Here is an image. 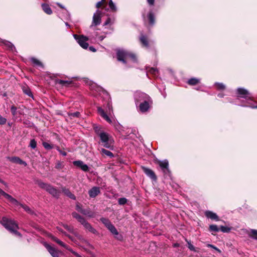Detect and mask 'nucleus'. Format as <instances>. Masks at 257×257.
Masks as SVG:
<instances>
[{
  "instance_id": "nucleus-1",
  "label": "nucleus",
  "mask_w": 257,
  "mask_h": 257,
  "mask_svg": "<svg viewBox=\"0 0 257 257\" xmlns=\"http://www.w3.org/2000/svg\"><path fill=\"white\" fill-rule=\"evenodd\" d=\"M94 130L95 133L100 138L101 143L103 147L110 150H113V141L111 136L101 130V128L99 126L94 127Z\"/></svg>"
},
{
  "instance_id": "nucleus-2",
  "label": "nucleus",
  "mask_w": 257,
  "mask_h": 257,
  "mask_svg": "<svg viewBox=\"0 0 257 257\" xmlns=\"http://www.w3.org/2000/svg\"><path fill=\"white\" fill-rule=\"evenodd\" d=\"M117 59L119 61L125 64L130 61L137 62V58L134 54H133L124 50H118L117 51Z\"/></svg>"
},
{
  "instance_id": "nucleus-3",
  "label": "nucleus",
  "mask_w": 257,
  "mask_h": 257,
  "mask_svg": "<svg viewBox=\"0 0 257 257\" xmlns=\"http://www.w3.org/2000/svg\"><path fill=\"white\" fill-rule=\"evenodd\" d=\"M1 223L11 232L20 237L21 236V233L17 231V230L19 229V226L15 221L9 219L6 217H3L1 221Z\"/></svg>"
},
{
  "instance_id": "nucleus-4",
  "label": "nucleus",
  "mask_w": 257,
  "mask_h": 257,
  "mask_svg": "<svg viewBox=\"0 0 257 257\" xmlns=\"http://www.w3.org/2000/svg\"><path fill=\"white\" fill-rule=\"evenodd\" d=\"M36 183L43 189L45 190L53 197L58 198L60 195V191L50 184L45 183L41 181L38 180Z\"/></svg>"
},
{
  "instance_id": "nucleus-5",
  "label": "nucleus",
  "mask_w": 257,
  "mask_h": 257,
  "mask_svg": "<svg viewBox=\"0 0 257 257\" xmlns=\"http://www.w3.org/2000/svg\"><path fill=\"white\" fill-rule=\"evenodd\" d=\"M73 37L82 48L85 49L88 48L89 45L87 43V41L88 40L87 37L83 35L79 36L76 34L73 35Z\"/></svg>"
},
{
  "instance_id": "nucleus-6",
  "label": "nucleus",
  "mask_w": 257,
  "mask_h": 257,
  "mask_svg": "<svg viewBox=\"0 0 257 257\" xmlns=\"http://www.w3.org/2000/svg\"><path fill=\"white\" fill-rule=\"evenodd\" d=\"M135 98L137 105L141 102L151 99L150 97L148 95L142 92H136L135 94Z\"/></svg>"
},
{
  "instance_id": "nucleus-7",
  "label": "nucleus",
  "mask_w": 257,
  "mask_h": 257,
  "mask_svg": "<svg viewBox=\"0 0 257 257\" xmlns=\"http://www.w3.org/2000/svg\"><path fill=\"white\" fill-rule=\"evenodd\" d=\"M238 97L243 98L247 101L252 100V97L250 93L246 90L242 88H238L237 89Z\"/></svg>"
},
{
  "instance_id": "nucleus-8",
  "label": "nucleus",
  "mask_w": 257,
  "mask_h": 257,
  "mask_svg": "<svg viewBox=\"0 0 257 257\" xmlns=\"http://www.w3.org/2000/svg\"><path fill=\"white\" fill-rule=\"evenodd\" d=\"M157 163L159 164L160 167H161L162 171L164 173L167 174L169 173V163L168 160H165L164 161H158Z\"/></svg>"
},
{
  "instance_id": "nucleus-9",
  "label": "nucleus",
  "mask_w": 257,
  "mask_h": 257,
  "mask_svg": "<svg viewBox=\"0 0 257 257\" xmlns=\"http://www.w3.org/2000/svg\"><path fill=\"white\" fill-rule=\"evenodd\" d=\"M151 99L150 100H146V101L141 102L139 104V108L141 112H145L148 110L151 104Z\"/></svg>"
},
{
  "instance_id": "nucleus-10",
  "label": "nucleus",
  "mask_w": 257,
  "mask_h": 257,
  "mask_svg": "<svg viewBox=\"0 0 257 257\" xmlns=\"http://www.w3.org/2000/svg\"><path fill=\"white\" fill-rule=\"evenodd\" d=\"M101 23V12L97 11L93 15L92 23L91 26H97Z\"/></svg>"
},
{
  "instance_id": "nucleus-11",
  "label": "nucleus",
  "mask_w": 257,
  "mask_h": 257,
  "mask_svg": "<svg viewBox=\"0 0 257 257\" xmlns=\"http://www.w3.org/2000/svg\"><path fill=\"white\" fill-rule=\"evenodd\" d=\"M73 164L74 166L80 168L82 171L87 172L89 170L88 166L84 164L83 161L80 160L73 161Z\"/></svg>"
},
{
  "instance_id": "nucleus-12",
  "label": "nucleus",
  "mask_w": 257,
  "mask_h": 257,
  "mask_svg": "<svg viewBox=\"0 0 257 257\" xmlns=\"http://www.w3.org/2000/svg\"><path fill=\"white\" fill-rule=\"evenodd\" d=\"M85 229L87 230L88 231L94 234H98V232L97 230L94 229L92 225L88 222L85 219L81 223Z\"/></svg>"
},
{
  "instance_id": "nucleus-13",
  "label": "nucleus",
  "mask_w": 257,
  "mask_h": 257,
  "mask_svg": "<svg viewBox=\"0 0 257 257\" xmlns=\"http://www.w3.org/2000/svg\"><path fill=\"white\" fill-rule=\"evenodd\" d=\"M44 245L53 257H59V251L54 247L51 246L50 245L47 243H45Z\"/></svg>"
},
{
  "instance_id": "nucleus-14",
  "label": "nucleus",
  "mask_w": 257,
  "mask_h": 257,
  "mask_svg": "<svg viewBox=\"0 0 257 257\" xmlns=\"http://www.w3.org/2000/svg\"><path fill=\"white\" fill-rule=\"evenodd\" d=\"M110 232L115 235V237L117 238L118 240H121L122 239V236L119 235L118 232L117 231V229L115 227V226L111 224L109 227L107 228Z\"/></svg>"
},
{
  "instance_id": "nucleus-15",
  "label": "nucleus",
  "mask_w": 257,
  "mask_h": 257,
  "mask_svg": "<svg viewBox=\"0 0 257 257\" xmlns=\"http://www.w3.org/2000/svg\"><path fill=\"white\" fill-rule=\"evenodd\" d=\"M100 193V188L93 187L88 191V194L91 198H94Z\"/></svg>"
},
{
  "instance_id": "nucleus-16",
  "label": "nucleus",
  "mask_w": 257,
  "mask_h": 257,
  "mask_svg": "<svg viewBox=\"0 0 257 257\" xmlns=\"http://www.w3.org/2000/svg\"><path fill=\"white\" fill-rule=\"evenodd\" d=\"M4 196L6 198L8 199L9 201L12 203H18V201L16 199H15L12 196L6 193L1 189H0V196Z\"/></svg>"
},
{
  "instance_id": "nucleus-17",
  "label": "nucleus",
  "mask_w": 257,
  "mask_h": 257,
  "mask_svg": "<svg viewBox=\"0 0 257 257\" xmlns=\"http://www.w3.org/2000/svg\"><path fill=\"white\" fill-rule=\"evenodd\" d=\"M143 170L145 173L151 179L154 180H156L157 179V177L155 175V173L152 170L145 167H143Z\"/></svg>"
},
{
  "instance_id": "nucleus-18",
  "label": "nucleus",
  "mask_w": 257,
  "mask_h": 257,
  "mask_svg": "<svg viewBox=\"0 0 257 257\" xmlns=\"http://www.w3.org/2000/svg\"><path fill=\"white\" fill-rule=\"evenodd\" d=\"M97 111L99 115L103 117L106 121H107L109 123L112 122L110 118L108 116V115L105 113L103 109L100 107H97Z\"/></svg>"
},
{
  "instance_id": "nucleus-19",
  "label": "nucleus",
  "mask_w": 257,
  "mask_h": 257,
  "mask_svg": "<svg viewBox=\"0 0 257 257\" xmlns=\"http://www.w3.org/2000/svg\"><path fill=\"white\" fill-rule=\"evenodd\" d=\"M205 215L207 218H210L212 220H215L216 221L219 220V218L217 215L212 211H206L205 212Z\"/></svg>"
},
{
  "instance_id": "nucleus-20",
  "label": "nucleus",
  "mask_w": 257,
  "mask_h": 257,
  "mask_svg": "<svg viewBox=\"0 0 257 257\" xmlns=\"http://www.w3.org/2000/svg\"><path fill=\"white\" fill-rule=\"evenodd\" d=\"M9 159L11 162L23 165L25 166H26L27 165L26 162L23 161L22 160H21L20 158H19L18 157H12V158H10Z\"/></svg>"
},
{
  "instance_id": "nucleus-21",
  "label": "nucleus",
  "mask_w": 257,
  "mask_h": 257,
  "mask_svg": "<svg viewBox=\"0 0 257 257\" xmlns=\"http://www.w3.org/2000/svg\"><path fill=\"white\" fill-rule=\"evenodd\" d=\"M42 8L43 10L46 14L48 15H51L52 14V11L48 4H42Z\"/></svg>"
},
{
  "instance_id": "nucleus-22",
  "label": "nucleus",
  "mask_w": 257,
  "mask_h": 257,
  "mask_svg": "<svg viewBox=\"0 0 257 257\" xmlns=\"http://www.w3.org/2000/svg\"><path fill=\"white\" fill-rule=\"evenodd\" d=\"M140 41L144 46L149 47V42L147 38L143 35H142L140 38Z\"/></svg>"
},
{
  "instance_id": "nucleus-23",
  "label": "nucleus",
  "mask_w": 257,
  "mask_h": 257,
  "mask_svg": "<svg viewBox=\"0 0 257 257\" xmlns=\"http://www.w3.org/2000/svg\"><path fill=\"white\" fill-rule=\"evenodd\" d=\"M62 191L67 196H68L69 198H70L71 199H74L75 200V196L74 194H73L69 189H67V188H63L62 189Z\"/></svg>"
},
{
  "instance_id": "nucleus-24",
  "label": "nucleus",
  "mask_w": 257,
  "mask_h": 257,
  "mask_svg": "<svg viewBox=\"0 0 257 257\" xmlns=\"http://www.w3.org/2000/svg\"><path fill=\"white\" fill-rule=\"evenodd\" d=\"M72 216L76 218L78 222H79L80 223L83 222V221L85 219L84 217H83L82 216L78 214L77 213L74 212L72 213Z\"/></svg>"
},
{
  "instance_id": "nucleus-25",
  "label": "nucleus",
  "mask_w": 257,
  "mask_h": 257,
  "mask_svg": "<svg viewBox=\"0 0 257 257\" xmlns=\"http://www.w3.org/2000/svg\"><path fill=\"white\" fill-rule=\"evenodd\" d=\"M56 82L58 84H59L62 86H67L69 85L71 83V81L70 80H63L60 79H57L56 80Z\"/></svg>"
},
{
  "instance_id": "nucleus-26",
  "label": "nucleus",
  "mask_w": 257,
  "mask_h": 257,
  "mask_svg": "<svg viewBox=\"0 0 257 257\" xmlns=\"http://www.w3.org/2000/svg\"><path fill=\"white\" fill-rule=\"evenodd\" d=\"M52 239L54 241L57 242L60 245L65 247V248H68V246L66 244H65L63 242H62V241H61L60 240L58 239L57 237H56L55 236H52Z\"/></svg>"
},
{
  "instance_id": "nucleus-27",
  "label": "nucleus",
  "mask_w": 257,
  "mask_h": 257,
  "mask_svg": "<svg viewBox=\"0 0 257 257\" xmlns=\"http://www.w3.org/2000/svg\"><path fill=\"white\" fill-rule=\"evenodd\" d=\"M100 220L106 228L109 227L112 224L110 220L107 218L102 217L100 219Z\"/></svg>"
},
{
  "instance_id": "nucleus-28",
  "label": "nucleus",
  "mask_w": 257,
  "mask_h": 257,
  "mask_svg": "<svg viewBox=\"0 0 257 257\" xmlns=\"http://www.w3.org/2000/svg\"><path fill=\"white\" fill-rule=\"evenodd\" d=\"M100 152L102 154L105 155L110 158H112L114 156L113 154L110 151L103 148L100 150Z\"/></svg>"
},
{
  "instance_id": "nucleus-29",
  "label": "nucleus",
  "mask_w": 257,
  "mask_h": 257,
  "mask_svg": "<svg viewBox=\"0 0 257 257\" xmlns=\"http://www.w3.org/2000/svg\"><path fill=\"white\" fill-rule=\"evenodd\" d=\"M23 91L24 93L28 95L29 96L32 97L33 96L32 93L30 90V89L27 86H24L22 87Z\"/></svg>"
},
{
  "instance_id": "nucleus-30",
  "label": "nucleus",
  "mask_w": 257,
  "mask_h": 257,
  "mask_svg": "<svg viewBox=\"0 0 257 257\" xmlns=\"http://www.w3.org/2000/svg\"><path fill=\"white\" fill-rule=\"evenodd\" d=\"M148 19L149 20V23L151 25H153L155 23V16L154 14L151 12L148 14Z\"/></svg>"
},
{
  "instance_id": "nucleus-31",
  "label": "nucleus",
  "mask_w": 257,
  "mask_h": 257,
  "mask_svg": "<svg viewBox=\"0 0 257 257\" xmlns=\"http://www.w3.org/2000/svg\"><path fill=\"white\" fill-rule=\"evenodd\" d=\"M199 82V79L193 78L188 81V83L191 85H195Z\"/></svg>"
},
{
  "instance_id": "nucleus-32",
  "label": "nucleus",
  "mask_w": 257,
  "mask_h": 257,
  "mask_svg": "<svg viewBox=\"0 0 257 257\" xmlns=\"http://www.w3.org/2000/svg\"><path fill=\"white\" fill-rule=\"evenodd\" d=\"M18 203H13V204L14 205H20L26 211H27V212L29 213H32V211L31 210V209L27 206L26 205H23V204H21L20 203H19L18 202Z\"/></svg>"
},
{
  "instance_id": "nucleus-33",
  "label": "nucleus",
  "mask_w": 257,
  "mask_h": 257,
  "mask_svg": "<svg viewBox=\"0 0 257 257\" xmlns=\"http://www.w3.org/2000/svg\"><path fill=\"white\" fill-rule=\"evenodd\" d=\"M249 235L252 238L257 240V230L251 229Z\"/></svg>"
},
{
  "instance_id": "nucleus-34",
  "label": "nucleus",
  "mask_w": 257,
  "mask_h": 257,
  "mask_svg": "<svg viewBox=\"0 0 257 257\" xmlns=\"http://www.w3.org/2000/svg\"><path fill=\"white\" fill-rule=\"evenodd\" d=\"M42 145L45 149L49 150L54 148L53 145L49 144L47 142H43Z\"/></svg>"
},
{
  "instance_id": "nucleus-35",
  "label": "nucleus",
  "mask_w": 257,
  "mask_h": 257,
  "mask_svg": "<svg viewBox=\"0 0 257 257\" xmlns=\"http://www.w3.org/2000/svg\"><path fill=\"white\" fill-rule=\"evenodd\" d=\"M31 61L33 63H34L36 65L43 66L42 63L39 60L35 58H32L31 59Z\"/></svg>"
},
{
  "instance_id": "nucleus-36",
  "label": "nucleus",
  "mask_w": 257,
  "mask_h": 257,
  "mask_svg": "<svg viewBox=\"0 0 257 257\" xmlns=\"http://www.w3.org/2000/svg\"><path fill=\"white\" fill-rule=\"evenodd\" d=\"M209 230L211 231L218 232L219 231V228L216 225L212 224L209 226Z\"/></svg>"
},
{
  "instance_id": "nucleus-37",
  "label": "nucleus",
  "mask_w": 257,
  "mask_h": 257,
  "mask_svg": "<svg viewBox=\"0 0 257 257\" xmlns=\"http://www.w3.org/2000/svg\"><path fill=\"white\" fill-rule=\"evenodd\" d=\"M108 6H109L110 9L112 11H116V7L115 5H114V4L113 3L112 0H109V1L108 2Z\"/></svg>"
},
{
  "instance_id": "nucleus-38",
  "label": "nucleus",
  "mask_w": 257,
  "mask_h": 257,
  "mask_svg": "<svg viewBox=\"0 0 257 257\" xmlns=\"http://www.w3.org/2000/svg\"><path fill=\"white\" fill-rule=\"evenodd\" d=\"M63 227L67 229L69 232L72 233H75L73 227L69 226L67 224H63Z\"/></svg>"
},
{
  "instance_id": "nucleus-39",
  "label": "nucleus",
  "mask_w": 257,
  "mask_h": 257,
  "mask_svg": "<svg viewBox=\"0 0 257 257\" xmlns=\"http://www.w3.org/2000/svg\"><path fill=\"white\" fill-rule=\"evenodd\" d=\"M83 214L92 217L93 216V213L88 210L84 209L81 212Z\"/></svg>"
},
{
  "instance_id": "nucleus-40",
  "label": "nucleus",
  "mask_w": 257,
  "mask_h": 257,
  "mask_svg": "<svg viewBox=\"0 0 257 257\" xmlns=\"http://www.w3.org/2000/svg\"><path fill=\"white\" fill-rule=\"evenodd\" d=\"M186 241L187 242L188 247L189 248V249L192 251H196L195 247L191 244V242L190 241L187 240V239H186Z\"/></svg>"
},
{
  "instance_id": "nucleus-41",
  "label": "nucleus",
  "mask_w": 257,
  "mask_h": 257,
  "mask_svg": "<svg viewBox=\"0 0 257 257\" xmlns=\"http://www.w3.org/2000/svg\"><path fill=\"white\" fill-rule=\"evenodd\" d=\"M30 147L32 149H34L37 147V142L34 139L31 140L30 143Z\"/></svg>"
},
{
  "instance_id": "nucleus-42",
  "label": "nucleus",
  "mask_w": 257,
  "mask_h": 257,
  "mask_svg": "<svg viewBox=\"0 0 257 257\" xmlns=\"http://www.w3.org/2000/svg\"><path fill=\"white\" fill-rule=\"evenodd\" d=\"M215 85L217 89L220 90H223L225 88V86L222 83H216Z\"/></svg>"
},
{
  "instance_id": "nucleus-43",
  "label": "nucleus",
  "mask_w": 257,
  "mask_h": 257,
  "mask_svg": "<svg viewBox=\"0 0 257 257\" xmlns=\"http://www.w3.org/2000/svg\"><path fill=\"white\" fill-rule=\"evenodd\" d=\"M220 230L223 232H228L230 231V228L227 226H221Z\"/></svg>"
},
{
  "instance_id": "nucleus-44",
  "label": "nucleus",
  "mask_w": 257,
  "mask_h": 257,
  "mask_svg": "<svg viewBox=\"0 0 257 257\" xmlns=\"http://www.w3.org/2000/svg\"><path fill=\"white\" fill-rule=\"evenodd\" d=\"M127 202V199L125 198H120L118 199V203L120 205H124Z\"/></svg>"
},
{
  "instance_id": "nucleus-45",
  "label": "nucleus",
  "mask_w": 257,
  "mask_h": 257,
  "mask_svg": "<svg viewBox=\"0 0 257 257\" xmlns=\"http://www.w3.org/2000/svg\"><path fill=\"white\" fill-rule=\"evenodd\" d=\"M11 110L12 113L14 116L17 114V107L15 106L12 105L11 107Z\"/></svg>"
},
{
  "instance_id": "nucleus-46",
  "label": "nucleus",
  "mask_w": 257,
  "mask_h": 257,
  "mask_svg": "<svg viewBox=\"0 0 257 257\" xmlns=\"http://www.w3.org/2000/svg\"><path fill=\"white\" fill-rule=\"evenodd\" d=\"M69 115L71 117H79L80 115V113L78 111H76L75 112L71 113Z\"/></svg>"
},
{
  "instance_id": "nucleus-47",
  "label": "nucleus",
  "mask_w": 257,
  "mask_h": 257,
  "mask_svg": "<svg viewBox=\"0 0 257 257\" xmlns=\"http://www.w3.org/2000/svg\"><path fill=\"white\" fill-rule=\"evenodd\" d=\"M7 119L0 114V124L3 125L6 123Z\"/></svg>"
},
{
  "instance_id": "nucleus-48",
  "label": "nucleus",
  "mask_w": 257,
  "mask_h": 257,
  "mask_svg": "<svg viewBox=\"0 0 257 257\" xmlns=\"http://www.w3.org/2000/svg\"><path fill=\"white\" fill-rule=\"evenodd\" d=\"M5 44L12 50H13V48H14V45L10 42L6 41L5 42Z\"/></svg>"
},
{
  "instance_id": "nucleus-49",
  "label": "nucleus",
  "mask_w": 257,
  "mask_h": 257,
  "mask_svg": "<svg viewBox=\"0 0 257 257\" xmlns=\"http://www.w3.org/2000/svg\"><path fill=\"white\" fill-rule=\"evenodd\" d=\"M55 167H56V168L58 169H60L62 168L63 165H62V163L60 161H58L56 163Z\"/></svg>"
},
{
  "instance_id": "nucleus-50",
  "label": "nucleus",
  "mask_w": 257,
  "mask_h": 257,
  "mask_svg": "<svg viewBox=\"0 0 257 257\" xmlns=\"http://www.w3.org/2000/svg\"><path fill=\"white\" fill-rule=\"evenodd\" d=\"M150 72L154 75H156L158 74V70L154 68H152L150 70Z\"/></svg>"
},
{
  "instance_id": "nucleus-51",
  "label": "nucleus",
  "mask_w": 257,
  "mask_h": 257,
  "mask_svg": "<svg viewBox=\"0 0 257 257\" xmlns=\"http://www.w3.org/2000/svg\"><path fill=\"white\" fill-rule=\"evenodd\" d=\"M76 209L78 211L81 213L82 211L84 210L80 206L79 204H77L76 206Z\"/></svg>"
},
{
  "instance_id": "nucleus-52",
  "label": "nucleus",
  "mask_w": 257,
  "mask_h": 257,
  "mask_svg": "<svg viewBox=\"0 0 257 257\" xmlns=\"http://www.w3.org/2000/svg\"><path fill=\"white\" fill-rule=\"evenodd\" d=\"M57 151L61 154L63 156H65L67 155V153L66 152H64V151H62V150H61L59 147H57Z\"/></svg>"
},
{
  "instance_id": "nucleus-53",
  "label": "nucleus",
  "mask_w": 257,
  "mask_h": 257,
  "mask_svg": "<svg viewBox=\"0 0 257 257\" xmlns=\"http://www.w3.org/2000/svg\"><path fill=\"white\" fill-rule=\"evenodd\" d=\"M68 250L70 251L73 254H74L75 255H76L77 257H80V255L79 254H78L77 252L73 251L70 248H69L68 246V248H66Z\"/></svg>"
},
{
  "instance_id": "nucleus-54",
  "label": "nucleus",
  "mask_w": 257,
  "mask_h": 257,
  "mask_svg": "<svg viewBox=\"0 0 257 257\" xmlns=\"http://www.w3.org/2000/svg\"><path fill=\"white\" fill-rule=\"evenodd\" d=\"M207 246L208 247H211V248H213V249H215V250H217L218 251H220V250L218 248H217L216 247H215V246H214L212 244H207Z\"/></svg>"
},
{
  "instance_id": "nucleus-55",
  "label": "nucleus",
  "mask_w": 257,
  "mask_h": 257,
  "mask_svg": "<svg viewBox=\"0 0 257 257\" xmlns=\"http://www.w3.org/2000/svg\"><path fill=\"white\" fill-rule=\"evenodd\" d=\"M104 0H102L101 1H100V2H98L97 4H96V7L97 8H99L102 5V4H103V1Z\"/></svg>"
},
{
  "instance_id": "nucleus-56",
  "label": "nucleus",
  "mask_w": 257,
  "mask_h": 257,
  "mask_svg": "<svg viewBox=\"0 0 257 257\" xmlns=\"http://www.w3.org/2000/svg\"><path fill=\"white\" fill-rule=\"evenodd\" d=\"M89 49L90 51H92V52H95L96 51V49L92 46H90L89 47Z\"/></svg>"
},
{
  "instance_id": "nucleus-57",
  "label": "nucleus",
  "mask_w": 257,
  "mask_h": 257,
  "mask_svg": "<svg viewBox=\"0 0 257 257\" xmlns=\"http://www.w3.org/2000/svg\"><path fill=\"white\" fill-rule=\"evenodd\" d=\"M110 19L108 18L107 20L106 21V22L104 23V25H107L110 23Z\"/></svg>"
},
{
  "instance_id": "nucleus-58",
  "label": "nucleus",
  "mask_w": 257,
  "mask_h": 257,
  "mask_svg": "<svg viewBox=\"0 0 257 257\" xmlns=\"http://www.w3.org/2000/svg\"><path fill=\"white\" fill-rule=\"evenodd\" d=\"M148 1V3L150 5H153L154 4V0H147Z\"/></svg>"
},
{
  "instance_id": "nucleus-59",
  "label": "nucleus",
  "mask_w": 257,
  "mask_h": 257,
  "mask_svg": "<svg viewBox=\"0 0 257 257\" xmlns=\"http://www.w3.org/2000/svg\"><path fill=\"white\" fill-rule=\"evenodd\" d=\"M244 106H249L252 108H257V106H253V105H251V104H249L248 105H245Z\"/></svg>"
},
{
  "instance_id": "nucleus-60",
  "label": "nucleus",
  "mask_w": 257,
  "mask_h": 257,
  "mask_svg": "<svg viewBox=\"0 0 257 257\" xmlns=\"http://www.w3.org/2000/svg\"><path fill=\"white\" fill-rule=\"evenodd\" d=\"M104 37L101 36L98 37V40H100V41H101L104 39Z\"/></svg>"
},
{
  "instance_id": "nucleus-61",
  "label": "nucleus",
  "mask_w": 257,
  "mask_h": 257,
  "mask_svg": "<svg viewBox=\"0 0 257 257\" xmlns=\"http://www.w3.org/2000/svg\"><path fill=\"white\" fill-rule=\"evenodd\" d=\"M65 25H66L68 28H70V25H69L68 23L65 22Z\"/></svg>"
},
{
  "instance_id": "nucleus-62",
  "label": "nucleus",
  "mask_w": 257,
  "mask_h": 257,
  "mask_svg": "<svg viewBox=\"0 0 257 257\" xmlns=\"http://www.w3.org/2000/svg\"><path fill=\"white\" fill-rule=\"evenodd\" d=\"M58 5L60 7H61V8H64V7H63L61 5H60V4H58Z\"/></svg>"
},
{
  "instance_id": "nucleus-63",
  "label": "nucleus",
  "mask_w": 257,
  "mask_h": 257,
  "mask_svg": "<svg viewBox=\"0 0 257 257\" xmlns=\"http://www.w3.org/2000/svg\"><path fill=\"white\" fill-rule=\"evenodd\" d=\"M0 182L2 183H3L4 184L6 185V183H5V182H4L3 180H2L1 179H0Z\"/></svg>"
},
{
  "instance_id": "nucleus-64",
  "label": "nucleus",
  "mask_w": 257,
  "mask_h": 257,
  "mask_svg": "<svg viewBox=\"0 0 257 257\" xmlns=\"http://www.w3.org/2000/svg\"><path fill=\"white\" fill-rule=\"evenodd\" d=\"M218 96H219L220 97H223V95L222 94H218Z\"/></svg>"
}]
</instances>
